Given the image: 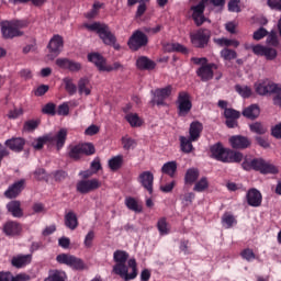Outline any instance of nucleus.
<instances>
[{
  "label": "nucleus",
  "mask_w": 281,
  "mask_h": 281,
  "mask_svg": "<svg viewBox=\"0 0 281 281\" xmlns=\"http://www.w3.org/2000/svg\"><path fill=\"white\" fill-rule=\"evenodd\" d=\"M210 153L212 159L222 161V164H240L244 158L243 153L225 148L221 142L212 145Z\"/></svg>",
  "instance_id": "f257e3e1"
},
{
  "label": "nucleus",
  "mask_w": 281,
  "mask_h": 281,
  "mask_svg": "<svg viewBox=\"0 0 281 281\" xmlns=\"http://www.w3.org/2000/svg\"><path fill=\"white\" fill-rule=\"evenodd\" d=\"M67 142V130L60 128L56 135L47 134L42 137H38L32 143V146L35 150H43L45 144H55L57 150L64 148L65 143Z\"/></svg>",
  "instance_id": "f03ea898"
},
{
  "label": "nucleus",
  "mask_w": 281,
  "mask_h": 281,
  "mask_svg": "<svg viewBox=\"0 0 281 281\" xmlns=\"http://www.w3.org/2000/svg\"><path fill=\"white\" fill-rule=\"evenodd\" d=\"M241 168L247 172L255 170L261 175H278V167L267 162L262 158H254L250 160L245 158L241 164Z\"/></svg>",
  "instance_id": "7ed1b4c3"
},
{
  "label": "nucleus",
  "mask_w": 281,
  "mask_h": 281,
  "mask_svg": "<svg viewBox=\"0 0 281 281\" xmlns=\"http://www.w3.org/2000/svg\"><path fill=\"white\" fill-rule=\"evenodd\" d=\"M85 29L90 32H97L104 45H115L117 43V37H115V34L111 32V29L105 23L94 22L92 24H85Z\"/></svg>",
  "instance_id": "20e7f679"
},
{
  "label": "nucleus",
  "mask_w": 281,
  "mask_h": 281,
  "mask_svg": "<svg viewBox=\"0 0 281 281\" xmlns=\"http://www.w3.org/2000/svg\"><path fill=\"white\" fill-rule=\"evenodd\" d=\"M27 25L26 21L13 20L3 21L0 23L1 34L3 38H16V36H23V27Z\"/></svg>",
  "instance_id": "39448f33"
},
{
  "label": "nucleus",
  "mask_w": 281,
  "mask_h": 281,
  "mask_svg": "<svg viewBox=\"0 0 281 281\" xmlns=\"http://www.w3.org/2000/svg\"><path fill=\"white\" fill-rule=\"evenodd\" d=\"M91 156L95 155V146H93L92 143H83L75 146H70L68 156L70 159H74V161L80 160L82 156Z\"/></svg>",
  "instance_id": "423d86ee"
},
{
  "label": "nucleus",
  "mask_w": 281,
  "mask_h": 281,
  "mask_svg": "<svg viewBox=\"0 0 281 281\" xmlns=\"http://www.w3.org/2000/svg\"><path fill=\"white\" fill-rule=\"evenodd\" d=\"M193 47L198 49H205L210 45L212 38V31L209 29H199L195 33L190 35Z\"/></svg>",
  "instance_id": "0eeeda50"
},
{
  "label": "nucleus",
  "mask_w": 281,
  "mask_h": 281,
  "mask_svg": "<svg viewBox=\"0 0 281 281\" xmlns=\"http://www.w3.org/2000/svg\"><path fill=\"white\" fill-rule=\"evenodd\" d=\"M56 260L59 265H66L74 269V271H85L86 265L85 261L74 255L60 254L56 257Z\"/></svg>",
  "instance_id": "6e6552de"
},
{
  "label": "nucleus",
  "mask_w": 281,
  "mask_h": 281,
  "mask_svg": "<svg viewBox=\"0 0 281 281\" xmlns=\"http://www.w3.org/2000/svg\"><path fill=\"white\" fill-rule=\"evenodd\" d=\"M147 45L148 35L142 30L134 31L127 41V46L132 52H139L142 47H146Z\"/></svg>",
  "instance_id": "1a4fd4ad"
},
{
  "label": "nucleus",
  "mask_w": 281,
  "mask_h": 281,
  "mask_svg": "<svg viewBox=\"0 0 281 281\" xmlns=\"http://www.w3.org/2000/svg\"><path fill=\"white\" fill-rule=\"evenodd\" d=\"M113 260L114 262H116L113 266V273H115V276H126V262L128 260V252H126L125 250H116L113 254Z\"/></svg>",
  "instance_id": "9d476101"
},
{
  "label": "nucleus",
  "mask_w": 281,
  "mask_h": 281,
  "mask_svg": "<svg viewBox=\"0 0 281 281\" xmlns=\"http://www.w3.org/2000/svg\"><path fill=\"white\" fill-rule=\"evenodd\" d=\"M153 99L150 101V104L155 106H166V100H168L169 95H172V86H167L165 88H158L155 91H151Z\"/></svg>",
  "instance_id": "9b49d317"
},
{
  "label": "nucleus",
  "mask_w": 281,
  "mask_h": 281,
  "mask_svg": "<svg viewBox=\"0 0 281 281\" xmlns=\"http://www.w3.org/2000/svg\"><path fill=\"white\" fill-rule=\"evenodd\" d=\"M177 104L179 117H186L192 111V101L190 94L186 91L179 92Z\"/></svg>",
  "instance_id": "f8f14e48"
},
{
  "label": "nucleus",
  "mask_w": 281,
  "mask_h": 281,
  "mask_svg": "<svg viewBox=\"0 0 281 281\" xmlns=\"http://www.w3.org/2000/svg\"><path fill=\"white\" fill-rule=\"evenodd\" d=\"M99 188H102V182L95 178L90 180H80L76 184V190L79 194H89V192H94V190H99Z\"/></svg>",
  "instance_id": "ddd939ff"
},
{
  "label": "nucleus",
  "mask_w": 281,
  "mask_h": 281,
  "mask_svg": "<svg viewBox=\"0 0 281 281\" xmlns=\"http://www.w3.org/2000/svg\"><path fill=\"white\" fill-rule=\"evenodd\" d=\"M218 69V65L211 63V64H203L198 70L196 76L201 78L202 82H207L214 78V70Z\"/></svg>",
  "instance_id": "4468645a"
},
{
  "label": "nucleus",
  "mask_w": 281,
  "mask_h": 281,
  "mask_svg": "<svg viewBox=\"0 0 281 281\" xmlns=\"http://www.w3.org/2000/svg\"><path fill=\"white\" fill-rule=\"evenodd\" d=\"M228 142L234 150H246V148L251 147V139L243 135H233Z\"/></svg>",
  "instance_id": "2eb2a0df"
},
{
  "label": "nucleus",
  "mask_w": 281,
  "mask_h": 281,
  "mask_svg": "<svg viewBox=\"0 0 281 281\" xmlns=\"http://www.w3.org/2000/svg\"><path fill=\"white\" fill-rule=\"evenodd\" d=\"M56 65L57 67H60V69H68V71H71V74L82 71V64L69 58H57Z\"/></svg>",
  "instance_id": "dca6fc26"
},
{
  "label": "nucleus",
  "mask_w": 281,
  "mask_h": 281,
  "mask_svg": "<svg viewBox=\"0 0 281 281\" xmlns=\"http://www.w3.org/2000/svg\"><path fill=\"white\" fill-rule=\"evenodd\" d=\"M2 232L5 234V236H21V232H23V225L16 221H8L3 224Z\"/></svg>",
  "instance_id": "f3484780"
},
{
  "label": "nucleus",
  "mask_w": 281,
  "mask_h": 281,
  "mask_svg": "<svg viewBox=\"0 0 281 281\" xmlns=\"http://www.w3.org/2000/svg\"><path fill=\"white\" fill-rule=\"evenodd\" d=\"M224 117L226 119L227 128H236L238 126V120H240V112L228 108L224 111Z\"/></svg>",
  "instance_id": "a211bd4d"
},
{
  "label": "nucleus",
  "mask_w": 281,
  "mask_h": 281,
  "mask_svg": "<svg viewBox=\"0 0 281 281\" xmlns=\"http://www.w3.org/2000/svg\"><path fill=\"white\" fill-rule=\"evenodd\" d=\"M25 190V179H21L11 184L7 191H4L5 199H16L21 192Z\"/></svg>",
  "instance_id": "6ab92c4d"
},
{
  "label": "nucleus",
  "mask_w": 281,
  "mask_h": 281,
  "mask_svg": "<svg viewBox=\"0 0 281 281\" xmlns=\"http://www.w3.org/2000/svg\"><path fill=\"white\" fill-rule=\"evenodd\" d=\"M47 47L50 54L58 56L63 52V47H65V40L59 34H56L50 38Z\"/></svg>",
  "instance_id": "aec40b11"
},
{
  "label": "nucleus",
  "mask_w": 281,
  "mask_h": 281,
  "mask_svg": "<svg viewBox=\"0 0 281 281\" xmlns=\"http://www.w3.org/2000/svg\"><path fill=\"white\" fill-rule=\"evenodd\" d=\"M246 201L250 207H260L262 205V193L258 189H249L246 194Z\"/></svg>",
  "instance_id": "412c9836"
},
{
  "label": "nucleus",
  "mask_w": 281,
  "mask_h": 281,
  "mask_svg": "<svg viewBox=\"0 0 281 281\" xmlns=\"http://www.w3.org/2000/svg\"><path fill=\"white\" fill-rule=\"evenodd\" d=\"M138 181L149 194H153V183H155V176L153 175V172L143 171L138 176Z\"/></svg>",
  "instance_id": "4be33fe9"
},
{
  "label": "nucleus",
  "mask_w": 281,
  "mask_h": 281,
  "mask_svg": "<svg viewBox=\"0 0 281 281\" xmlns=\"http://www.w3.org/2000/svg\"><path fill=\"white\" fill-rule=\"evenodd\" d=\"M4 146L10 148L13 153H23V148H25V138L23 137H12L4 142Z\"/></svg>",
  "instance_id": "5701e85b"
},
{
  "label": "nucleus",
  "mask_w": 281,
  "mask_h": 281,
  "mask_svg": "<svg viewBox=\"0 0 281 281\" xmlns=\"http://www.w3.org/2000/svg\"><path fill=\"white\" fill-rule=\"evenodd\" d=\"M201 133H203V123L199 121L192 122L189 127V138L193 142H199Z\"/></svg>",
  "instance_id": "b1692460"
},
{
  "label": "nucleus",
  "mask_w": 281,
  "mask_h": 281,
  "mask_svg": "<svg viewBox=\"0 0 281 281\" xmlns=\"http://www.w3.org/2000/svg\"><path fill=\"white\" fill-rule=\"evenodd\" d=\"M89 63H93L99 71H104L106 67V59L100 53H90L88 54Z\"/></svg>",
  "instance_id": "393cba45"
},
{
  "label": "nucleus",
  "mask_w": 281,
  "mask_h": 281,
  "mask_svg": "<svg viewBox=\"0 0 281 281\" xmlns=\"http://www.w3.org/2000/svg\"><path fill=\"white\" fill-rule=\"evenodd\" d=\"M7 210L13 218H23V209H21V201L12 200L7 204Z\"/></svg>",
  "instance_id": "a878e982"
},
{
  "label": "nucleus",
  "mask_w": 281,
  "mask_h": 281,
  "mask_svg": "<svg viewBox=\"0 0 281 281\" xmlns=\"http://www.w3.org/2000/svg\"><path fill=\"white\" fill-rule=\"evenodd\" d=\"M32 262V255H18L12 258L11 265L15 267V269H23V267H27Z\"/></svg>",
  "instance_id": "bb28decb"
},
{
  "label": "nucleus",
  "mask_w": 281,
  "mask_h": 281,
  "mask_svg": "<svg viewBox=\"0 0 281 281\" xmlns=\"http://www.w3.org/2000/svg\"><path fill=\"white\" fill-rule=\"evenodd\" d=\"M247 120H258L260 117V106L256 103L248 105L241 112Z\"/></svg>",
  "instance_id": "cd10ccee"
},
{
  "label": "nucleus",
  "mask_w": 281,
  "mask_h": 281,
  "mask_svg": "<svg viewBox=\"0 0 281 281\" xmlns=\"http://www.w3.org/2000/svg\"><path fill=\"white\" fill-rule=\"evenodd\" d=\"M136 67L138 69L145 70V71H150L157 67V64L155 61L146 56H140L136 60Z\"/></svg>",
  "instance_id": "c85d7f7f"
},
{
  "label": "nucleus",
  "mask_w": 281,
  "mask_h": 281,
  "mask_svg": "<svg viewBox=\"0 0 281 281\" xmlns=\"http://www.w3.org/2000/svg\"><path fill=\"white\" fill-rule=\"evenodd\" d=\"M91 80H89V77H81L78 80L79 95H91Z\"/></svg>",
  "instance_id": "c756f323"
},
{
  "label": "nucleus",
  "mask_w": 281,
  "mask_h": 281,
  "mask_svg": "<svg viewBox=\"0 0 281 281\" xmlns=\"http://www.w3.org/2000/svg\"><path fill=\"white\" fill-rule=\"evenodd\" d=\"M150 0H127V5L133 7L137 3H139L137 10H136V19H139L144 16L146 13L147 7L146 3H148Z\"/></svg>",
  "instance_id": "7c9ffc66"
},
{
  "label": "nucleus",
  "mask_w": 281,
  "mask_h": 281,
  "mask_svg": "<svg viewBox=\"0 0 281 281\" xmlns=\"http://www.w3.org/2000/svg\"><path fill=\"white\" fill-rule=\"evenodd\" d=\"M200 177V171L196 168H189L184 175V183L187 186H192L196 183Z\"/></svg>",
  "instance_id": "2f4dec72"
},
{
  "label": "nucleus",
  "mask_w": 281,
  "mask_h": 281,
  "mask_svg": "<svg viewBox=\"0 0 281 281\" xmlns=\"http://www.w3.org/2000/svg\"><path fill=\"white\" fill-rule=\"evenodd\" d=\"M179 140H180V149L186 155H190V153H193L194 145H192V142H196V140H192V138H190V137L188 138L186 136H180Z\"/></svg>",
  "instance_id": "473e14b6"
},
{
  "label": "nucleus",
  "mask_w": 281,
  "mask_h": 281,
  "mask_svg": "<svg viewBox=\"0 0 281 281\" xmlns=\"http://www.w3.org/2000/svg\"><path fill=\"white\" fill-rule=\"evenodd\" d=\"M108 166H109L110 170H112V172H117V170H120V168H122V166H124V156L117 155V156L112 157L109 160Z\"/></svg>",
  "instance_id": "72a5a7b5"
},
{
  "label": "nucleus",
  "mask_w": 281,
  "mask_h": 281,
  "mask_svg": "<svg viewBox=\"0 0 281 281\" xmlns=\"http://www.w3.org/2000/svg\"><path fill=\"white\" fill-rule=\"evenodd\" d=\"M125 205L127 210H131V212H135L136 214H142L143 212V206L133 196L125 199Z\"/></svg>",
  "instance_id": "f704fd0d"
},
{
  "label": "nucleus",
  "mask_w": 281,
  "mask_h": 281,
  "mask_svg": "<svg viewBox=\"0 0 281 281\" xmlns=\"http://www.w3.org/2000/svg\"><path fill=\"white\" fill-rule=\"evenodd\" d=\"M65 225L66 227H68V229L72 231L78 227V216L76 215V213H74V211H69L65 215Z\"/></svg>",
  "instance_id": "c9c22d12"
},
{
  "label": "nucleus",
  "mask_w": 281,
  "mask_h": 281,
  "mask_svg": "<svg viewBox=\"0 0 281 281\" xmlns=\"http://www.w3.org/2000/svg\"><path fill=\"white\" fill-rule=\"evenodd\" d=\"M128 267H131L132 272L128 273L127 268V272L125 274H120V277L124 278V280H135V278H137V261L135 259H130Z\"/></svg>",
  "instance_id": "e433bc0d"
},
{
  "label": "nucleus",
  "mask_w": 281,
  "mask_h": 281,
  "mask_svg": "<svg viewBox=\"0 0 281 281\" xmlns=\"http://www.w3.org/2000/svg\"><path fill=\"white\" fill-rule=\"evenodd\" d=\"M238 221L231 213H224L222 216V225L225 229H232V226L237 225Z\"/></svg>",
  "instance_id": "4c0bfd02"
},
{
  "label": "nucleus",
  "mask_w": 281,
  "mask_h": 281,
  "mask_svg": "<svg viewBox=\"0 0 281 281\" xmlns=\"http://www.w3.org/2000/svg\"><path fill=\"white\" fill-rule=\"evenodd\" d=\"M166 49L167 52H178L179 54H183L184 56H188L190 54V49H188V47L183 46L180 43L168 44Z\"/></svg>",
  "instance_id": "58836bf2"
},
{
  "label": "nucleus",
  "mask_w": 281,
  "mask_h": 281,
  "mask_svg": "<svg viewBox=\"0 0 281 281\" xmlns=\"http://www.w3.org/2000/svg\"><path fill=\"white\" fill-rule=\"evenodd\" d=\"M161 172L162 175H168L169 177L173 178L175 175L177 173V161L166 162L161 167Z\"/></svg>",
  "instance_id": "ea45409f"
},
{
  "label": "nucleus",
  "mask_w": 281,
  "mask_h": 281,
  "mask_svg": "<svg viewBox=\"0 0 281 281\" xmlns=\"http://www.w3.org/2000/svg\"><path fill=\"white\" fill-rule=\"evenodd\" d=\"M63 82L65 85V90L67 91V93H69L70 95H76V92L78 91V86L74 83V79L66 77L63 79Z\"/></svg>",
  "instance_id": "a19ab883"
},
{
  "label": "nucleus",
  "mask_w": 281,
  "mask_h": 281,
  "mask_svg": "<svg viewBox=\"0 0 281 281\" xmlns=\"http://www.w3.org/2000/svg\"><path fill=\"white\" fill-rule=\"evenodd\" d=\"M157 229L160 236H168L170 234V227H168V221L166 217H161L157 222Z\"/></svg>",
  "instance_id": "79ce46f5"
},
{
  "label": "nucleus",
  "mask_w": 281,
  "mask_h": 281,
  "mask_svg": "<svg viewBox=\"0 0 281 281\" xmlns=\"http://www.w3.org/2000/svg\"><path fill=\"white\" fill-rule=\"evenodd\" d=\"M250 133H256V135H265L267 133V126L262 122H254L249 124Z\"/></svg>",
  "instance_id": "37998d69"
},
{
  "label": "nucleus",
  "mask_w": 281,
  "mask_h": 281,
  "mask_svg": "<svg viewBox=\"0 0 281 281\" xmlns=\"http://www.w3.org/2000/svg\"><path fill=\"white\" fill-rule=\"evenodd\" d=\"M38 126H41V119L29 120L24 123L23 131H25L26 133H32L36 131Z\"/></svg>",
  "instance_id": "c03bdc74"
},
{
  "label": "nucleus",
  "mask_w": 281,
  "mask_h": 281,
  "mask_svg": "<svg viewBox=\"0 0 281 281\" xmlns=\"http://www.w3.org/2000/svg\"><path fill=\"white\" fill-rule=\"evenodd\" d=\"M210 188V182L206 177L201 178L194 186V192H205Z\"/></svg>",
  "instance_id": "a18cd8bd"
},
{
  "label": "nucleus",
  "mask_w": 281,
  "mask_h": 281,
  "mask_svg": "<svg viewBox=\"0 0 281 281\" xmlns=\"http://www.w3.org/2000/svg\"><path fill=\"white\" fill-rule=\"evenodd\" d=\"M217 45H220L221 47H238L240 45V42L236 41V40H228V38H218L216 41Z\"/></svg>",
  "instance_id": "49530a36"
},
{
  "label": "nucleus",
  "mask_w": 281,
  "mask_h": 281,
  "mask_svg": "<svg viewBox=\"0 0 281 281\" xmlns=\"http://www.w3.org/2000/svg\"><path fill=\"white\" fill-rule=\"evenodd\" d=\"M206 5L207 3L201 0L196 5L191 7L193 12L192 16H201V14H204Z\"/></svg>",
  "instance_id": "de8ad7c7"
},
{
  "label": "nucleus",
  "mask_w": 281,
  "mask_h": 281,
  "mask_svg": "<svg viewBox=\"0 0 281 281\" xmlns=\"http://www.w3.org/2000/svg\"><path fill=\"white\" fill-rule=\"evenodd\" d=\"M235 90L237 93H239L241 95V98H251V89L249 88V86H240V85H236L235 86Z\"/></svg>",
  "instance_id": "09e8293b"
},
{
  "label": "nucleus",
  "mask_w": 281,
  "mask_h": 281,
  "mask_svg": "<svg viewBox=\"0 0 281 281\" xmlns=\"http://www.w3.org/2000/svg\"><path fill=\"white\" fill-rule=\"evenodd\" d=\"M126 122L133 127L142 126V121L139 120V115L137 113H130L125 116Z\"/></svg>",
  "instance_id": "8fccbe9b"
},
{
  "label": "nucleus",
  "mask_w": 281,
  "mask_h": 281,
  "mask_svg": "<svg viewBox=\"0 0 281 281\" xmlns=\"http://www.w3.org/2000/svg\"><path fill=\"white\" fill-rule=\"evenodd\" d=\"M221 56L224 60H234L237 58L238 54L234 49L224 48L221 50Z\"/></svg>",
  "instance_id": "3c124183"
},
{
  "label": "nucleus",
  "mask_w": 281,
  "mask_h": 281,
  "mask_svg": "<svg viewBox=\"0 0 281 281\" xmlns=\"http://www.w3.org/2000/svg\"><path fill=\"white\" fill-rule=\"evenodd\" d=\"M42 113L44 115H50L52 117H54V115H56V105H55V103H53V102L46 103L42 108Z\"/></svg>",
  "instance_id": "603ef678"
},
{
  "label": "nucleus",
  "mask_w": 281,
  "mask_h": 281,
  "mask_svg": "<svg viewBox=\"0 0 281 281\" xmlns=\"http://www.w3.org/2000/svg\"><path fill=\"white\" fill-rule=\"evenodd\" d=\"M23 113H24L23 108L14 106V109L8 112L7 117L9 120H19L21 115H23Z\"/></svg>",
  "instance_id": "864d4df0"
},
{
  "label": "nucleus",
  "mask_w": 281,
  "mask_h": 281,
  "mask_svg": "<svg viewBox=\"0 0 281 281\" xmlns=\"http://www.w3.org/2000/svg\"><path fill=\"white\" fill-rule=\"evenodd\" d=\"M122 144H123L124 150H133L135 146H137V143L135 142V139L126 136L122 137Z\"/></svg>",
  "instance_id": "5fc2aeb1"
},
{
  "label": "nucleus",
  "mask_w": 281,
  "mask_h": 281,
  "mask_svg": "<svg viewBox=\"0 0 281 281\" xmlns=\"http://www.w3.org/2000/svg\"><path fill=\"white\" fill-rule=\"evenodd\" d=\"M268 93H274L276 95H281V86L273 83L271 81L266 82Z\"/></svg>",
  "instance_id": "6e6d98bb"
},
{
  "label": "nucleus",
  "mask_w": 281,
  "mask_h": 281,
  "mask_svg": "<svg viewBox=\"0 0 281 281\" xmlns=\"http://www.w3.org/2000/svg\"><path fill=\"white\" fill-rule=\"evenodd\" d=\"M240 256L244 260H247V262H251V260H256V254L251 248H246L240 252Z\"/></svg>",
  "instance_id": "4d7b16f0"
},
{
  "label": "nucleus",
  "mask_w": 281,
  "mask_h": 281,
  "mask_svg": "<svg viewBox=\"0 0 281 281\" xmlns=\"http://www.w3.org/2000/svg\"><path fill=\"white\" fill-rule=\"evenodd\" d=\"M179 249L184 254V256H190V254H192V249L190 248V240L182 239L180 241Z\"/></svg>",
  "instance_id": "13d9d810"
},
{
  "label": "nucleus",
  "mask_w": 281,
  "mask_h": 281,
  "mask_svg": "<svg viewBox=\"0 0 281 281\" xmlns=\"http://www.w3.org/2000/svg\"><path fill=\"white\" fill-rule=\"evenodd\" d=\"M102 3L100 2H94L92 10L90 12L87 13V19H94L95 16H98V12H100V10L102 9Z\"/></svg>",
  "instance_id": "bf43d9fd"
},
{
  "label": "nucleus",
  "mask_w": 281,
  "mask_h": 281,
  "mask_svg": "<svg viewBox=\"0 0 281 281\" xmlns=\"http://www.w3.org/2000/svg\"><path fill=\"white\" fill-rule=\"evenodd\" d=\"M161 30H164V26L161 24H158L155 27H150V26L143 27L144 34H151V35L159 34Z\"/></svg>",
  "instance_id": "052dcab7"
},
{
  "label": "nucleus",
  "mask_w": 281,
  "mask_h": 281,
  "mask_svg": "<svg viewBox=\"0 0 281 281\" xmlns=\"http://www.w3.org/2000/svg\"><path fill=\"white\" fill-rule=\"evenodd\" d=\"M263 56L268 60H276V58H278V50L271 47H266V50L263 52Z\"/></svg>",
  "instance_id": "680f3d73"
},
{
  "label": "nucleus",
  "mask_w": 281,
  "mask_h": 281,
  "mask_svg": "<svg viewBox=\"0 0 281 281\" xmlns=\"http://www.w3.org/2000/svg\"><path fill=\"white\" fill-rule=\"evenodd\" d=\"M255 91L258 95H267V82L255 83Z\"/></svg>",
  "instance_id": "e2e57ef3"
},
{
  "label": "nucleus",
  "mask_w": 281,
  "mask_h": 281,
  "mask_svg": "<svg viewBox=\"0 0 281 281\" xmlns=\"http://www.w3.org/2000/svg\"><path fill=\"white\" fill-rule=\"evenodd\" d=\"M228 12H240V0H231L228 2Z\"/></svg>",
  "instance_id": "0e129e2a"
},
{
  "label": "nucleus",
  "mask_w": 281,
  "mask_h": 281,
  "mask_svg": "<svg viewBox=\"0 0 281 281\" xmlns=\"http://www.w3.org/2000/svg\"><path fill=\"white\" fill-rule=\"evenodd\" d=\"M56 115H63V116L69 115V104L63 103L58 105L56 110Z\"/></svg>",
  "instance_id": "69168bd1"
},
{
  "label": "nucleus",
  "mask_w": 281,
  "mask_h": 281,
  "mask_svg": "<svg viewBox=\"0 0 281 281\" xmlns=\"http://www.w3.org/2000/svg\"><path fill=\"white\" fill-rule=\"evenodd\" d=\"M271 135L276 139H281V122L271 127Z\"/></svg>",
  "instance_id": "338daca9"
},
{
  "label": "nucleus",
  "mask_w": 281,
  "mask_h": 281,
  "mask_svg": "<svg viewBox=\"0 0 281 281\" xmlns=\"http://www.w3.org/2000/svg\"><path fill=\"white\" fill-rule=\"evenodd\" d=\"M32 278L27 273H19L15 277L11 274V281H30Z\"/></svg>",
  "instance_id": "774afa93"
}]
</instances>
